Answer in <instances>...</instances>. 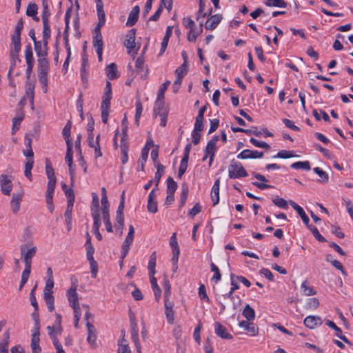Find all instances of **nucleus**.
Listing matches in <instances>:
<instances>
[{"instance_id": "412c9836", "label": "nucleus", "mask_w": 353, "mask_h": 353, "mask_svg": "<svg viewBox=\"0 0 353 353\" xmlns=\"http://www.w3.org/2000/svg\"><path fill=\"white\" fill-rule=\"evenodd\" d=\"M219 185L220 179H217L211 190V199L213 203V206H215L219 202Z\"/></svg>"}, {"instance_id": "a18cd8bd", "label": "nucleus", "mask_w": 353, "mask_h": 353, "mask_svg": "<svg viewBox=\"0 0 353 353\" xmlns=\"http://www.w3.org/2000/svg\"><path fill=\"white\" fill-rule=\"evenodd\" d=\"M188 187L185 183H183L181 186V199H180V205L179 208H182L186 202L188 195Z\"/></svg>"}, {"instance_id": "f8f14e48", "label": "nucleus", "mask_w": 353, "mask_h": 353, "mask_svg": "<svg viewBox=\"0 0 353 353\" xmlns=\"http://www.w3.org/2000/svg\"><path fill=\"white\" fill-rule=\"evenodd\" d=\"M214 332L216 334L224 339H232V336L228 332L225 327L222 325L220 323L216 322L214 323Z\"/></svg>"}, {"instance_id": "864d4df0", "label": "nucleus", "mask_w": 353, "mask_h": 353, "mask_svg": "<svg viewBox=\"0 0 353 353\" xmlns=\"http://www.w3.org/2000/svg\"><path fill=\"white\" fill-rule=\"evenodd\" d=\"M313 171L316 174H318L319 176L321 179V180H320L321 182L327 183L328 181V180H329L328 174L325 171H323L322 169H321L319 167H316L313 169Z\"/></svg>"}, {"instance_id": "a878e982", "label": "nucleus", "mask_w": 353, "mask_h": 353, "mask_svg": "<svg viewBox=\"0 0 353 353\" xmlns=\"http://www.w3.org/2000/svg\"><path fill=\"white\" fill-rule=\"evenodd\" d=\"M3 339L0 342V353H8V344L10 341V332L6 331L3 334Z\"/></svg>"}, {"instance_id": "79ce46f5", "label": "nucleus", "mask_w": 353, "mask_h": 353, "mask_svg": "<svg viewBox=\"0 0 353 353\" xmlns=\"http://www.w3.org/2000/svg\"><path fill=\"white\" fill-rule=\"evenodd\" d=\"M93 223V232L96 236V238L101 241L102 239V236L99 232V228L101 226V218H92Z\"/></svg>"}, {"instance_id": "a211bd4d", "label": "nucleus", "mask_w": 353, "mask_h": 353, "mask_svg": "<svg viewBox=\"0 0 353 353\" xmlns=\"http://www.w3.org/2000/svg\"><path fill=\"white\" fill-rule=\"evenodd\" d=\"M239 325L246 330L251 336H256L259 334V328L253 323L242 321L239 323Z\"/></svg>"}, {"instance_id": "49530a36", "label": "nucleus", "mask_w": 353, "mask_h": 353, "mask_svg": "<svg viewBox=\"0 0 353 353\" xmlns=\"http://www.w3.org/2000/svg\"><path fill=\"white\" fill-rule=\"evenodd\" d=\"M150 283L152 288L154 290V295L157 298L160 297L161 294V290L157 284V279L154 277V275H150Z\"/></svg>"}, {"instance_id": "f03ea898", "label": "nucleus", "mask_w": 353, "mask_h": 353, "mask_svg": "<svg viewBox=\"0 0 353 353\" xmlns=\"http://www.w3.org/2000/svg\"><path fill=\"white\" fill-rule=\"evenodd\" d=\"M49 62L47 59H38V78L41 83L46 85Z\"/></svg>"}, {"instance_id": "4d7b16f0", "label": "nucleus", "mask_w": 353, "mask_h": 353, "mask_svg": "<svg viewBox=\"0 0 353 353\" xmlns=\"http://www.w3.org/2000/svg\"><path fill=\"white\" fill-rule=\"evenodd\" d=\"M46 172L48 180L56 179L54 168L48 160L46 161Z\"/></svg>"}, {"instance_id": "0e129e2a", "label": "nucleus", "mask_w": 353, "mask_h": 353, "mask_svg": "<svg viewBox=\"0 0 353 353\" xmlns=\"http://www.w3.org/2000/svg\"><path fill=\"white\" fill-rule=\"evenodd\" d=\"M272 202L280 208L287 209L288 208L287 201L283 198L277 196L272 200Z\"/></svg>"}, {"instance_id": "58836bf2", "label": "nucleus", "mask_w": 353, "mask_h": 353, "mask_svg": "<svg viewBox=\"0 0 353 353\" xmlns=\"http://www.w3.org/2000/svg\"><path fill=\"white\" fill-rule=\"evenodd\" d=\"M56 179L48 180L46 191V197H48V201H50L51 198H53V194L56 187Z\"/></svg>"}, {"instance_id": "f257e3e1", "label": "nucleus", "mask_w": 353, "mask_h": 353, "mask_svg": "<svg viewBox=\"0 0 353 353\" xmlns=\"http://www.w3.org/2000/svg\"><path fill=\"white\" fill-rule=\"evenodd\" d=\"M248 172L244 169L242 164L239 161L234 160L231 161V163L228 169V176L230 179H239L247 176Z\"/></svg>"}, {"instance_id": "6ab92c4d", "label": "nucleus", "mask_w": 353, "mask_h": 353, "mask_svg": "<svg viewBox=\"0 0 353 353\" xmlns=\"http://www.w3.org/2000/svg\"><path fill=\"white\" fill-rule=\"evenodd\" d=\"M34 44V50L38 57V59H46V57L48 55V45L42 46L41 41H35Z\"/></svg>"}, {"instance_id": "bb28decb", "label": "nucleus", "mask_w": 353, "mask_h": 353, "mask_svg": "<svg viewBox=\"0 0 353 353\" xmlns=\"http://www.w3.org/2000/svg\"><path fill=\"white\" fill-rule=\"evenodd\" d=\"M203 32V24H200V28L197 30L195 27L190 29L187 39L190 42H195L197 37Z\"/></svg>"}, {"instance_id": "8fccbe9b", "label": "nucleus", "mask_w": 353, "mask_h": 353, "mask_svg": "<svg viewBox=\"0 0 353 353\" xmlns=\"http://www.w3.org/2000/svg\"><path fill=\"white\" fill-rule=\"evenodd\" d=\"M265 4L270 7L285 8L287 6L284 0H265Z\"/></svg>"}, {"instance_id": "de8ad7c7", "label": "nucleus", "mask_w": 353, "mask_h": 353, "mask_svg": "<svg viewBox=\"0 0 353 353\" xmlns=\"http://www.w3.org/2000/svg\"><path fill=\"white\" fill-rule=\"evenodd\" d=\"M156 266V252H154L150 256L148 262L149 275H154Z\"/></svg>"}, {"instance_id": "473e14b6", "label": "nucleus", "mask_w": 353, "mask_h": 353, "mask_svg": "<svg viewBox=\"0 0 353 353\" xmlns=\"http://www.w3.org/2000/svg\"><path fill=\"white\" fill-rule=\"evenodd\" d=\"M86 327H87L88 332L87 341L89 343L93 344V343H94L95 340H96V335L94 334L95 333V327L90 322L86 323Z\"/></svg>"}, {"instance_id": "a19ab883", "label": "nucleus", "mask_w": 353, "mask_h": 353, "mask_svg": "<svg viewBox=\"0 0 353 353\" xmlns=\"http://www.w3.org/2000/svg\"><path fill=\"white\" fill-rule=\"evenodd\" d=\"M290 167L295 170L303 169L307 171L311 169L310 163L307 161L295 162L292 163Z\"/></svg>"}, {"instance_id": "c85d7f7f", "label": "nucleus", "mask_w": 353, "mask_h": 353, "mask_svg": "<svg viewBox=\"0 0 353 353\" xmlns=\"http://www.w3.org/2000/svg\"><path fill=\"white\" fill-rule=\"evenodd\" d=\"M172 28L171 26H168L167 28L165 34L161 44V50L159 54V56L162 55L163 53L165 52V49L167 48L168 41L172 34Z\"/></svg>"}, {"instance_id": "393cba45", "label": "nucleus", "mask_w": 353, "mask_h": 353, "mask_svg": "<svg viewBox=\"0 0 353 353\" xmlns=\"http://www.w3.org/2000/svg\"><path fill=\"white\" fill-rule=\"evenodd\" d=\"M120 149H121V161H122L123 164H125V163H127V161L128 160V141H126L125 139H121Z\"/></svg>"}, {"instance_id": "37998d69", "label": "nucleus", "mask_w": 353, "mask_h": 353, "mask_svg": "<svg viewBox=\"0 0 353 353\" xmlns=\"http://www.w3.org/2000/svg\"><path fill=\"white\" fill-rule=\"evenodd\" d=\"M301 288L305 296H312L316 294V291L312 287L309 285L307 281L302 283Z\"/></svg>"}, {"instance_id": "9d476101", "label": "nucleus", "mask_w": 353, "mask_h": 353, "mask_svg": "<svg viewBox=\"0 0 353 353\" xmlns=\"http://www.w3.org/2000/svg\"><path fill=\"white\" fill-rule=\"evenodd\" d=\"M304 325L309 329H315L323 323L321 318L319 316H308L303 321Z\"/></svg>"}, {"instance_id": "423d86ee", "label": "nucleus", "mask_w": 353, "mask_h": 353, "mask_svg": "<svg viewBox=\"0 0 353 353\" xmlns=\"http://www.w3.org/2000/svg\"><path fill=\"white\" fill-rule=\"evenodd\" d=\"M263 157V152L257 150H251L249 149L243 150L237 156L239 159H261Z\"/></svg>"}, {"instance_id": "6e6552de", "label": "nucleus", "mask_w": 353, "mask_h": 353, "mask_svg": "<svg viewBox=\"0 0 353 353\" xmlns=\"http://www.w3.org/2000/svg\"><path fill=\"white\" fill-rule=\"evenodd\" d=\"M23 194V191L21 190L19 192L12 194V197L10 201V207L14 214H17L20 209V203L22 201Z\"/></svg>"}, {"instance_id": "4c0bfd02", "label": "nucleus", "mask_w": 353, "mask_h": 353, "mask_svg": "<svg viewBox=\"0 0 353 353\" xmlns=\"http://www.w3.org/2000/svg\"><path fill=\"white\" fill-rule=\"evenodd\" d=\"M26 94L30 99V102L32 105L34 103V85L28 82L26 87Z\"/></svg>"}, {"instance_id": "3c124183", "label": "nucleus", "mask_w": 353, "mask_h": 353, "mask_svg": "<svg viewBox=\"0 0 353 353\" xmlns=\"http://www.w3.org/2000/svg\"><path fill=\"white\" fill-rule=\"evenodd\" d=\"M307 227L312 232L314 238L316 240H318L319 242H326L327 241V240L319 233L318 229L315 226L311 225L308 223V225H307Z\"/></svg>"}, {"instance_id": "5fc2aeb1", "label": "nucleus", "mask_w": 353, "mask_h": 353, "mask_svg": "<svg viewBox=\"0 0 353 353\" xmlns=\"http://www.w3.org/2000/svg\"><path fill=\"white\" fill-rule=\"evenodd\" d=\"M294 157H296V155H294L292 151L283 150H280L273 158L289 159Z\"/></svg>"}, {"instance_id": "9b49d317", "label": "nucleus", "mask_w": 353, "mask_h": 353, "mask_svg": "<svg viewBox=\"0 0 353 353\" xmlns=\"http://www.w3.org/2000/svg\"><path fill=\"white\" fill-rule=\"evenodd\" d=\"M39 327H34V331L32 334L31 347L32 353H41V348L39 346Z\"/></svg>"}, {"instance_id": "4be33fe9", "label": "nucleus", "mask_w": 353, "mask_h": 353, "mask_svg": "<svg viewBox=\"0 0 353 353\" xmlns=\"http://www.w3.org/2000/svg\"><path fill=\"white\" fill-rule=\"evenodd\" d=\"M290 204L296 211V212L299 214V215L301 218L303 222L306 225H308V223L310 222V219H309L308 216L306 215V214L304 212L303 209L301 206H299L297 203L294 202L293 201H290Z\"/></svg>"}, {"instance_id": "aec40b11", "label": "nucleus", "mask_w": 353, "mask_h": 353, "mask_svg": "<svg viewBox=\"0 0 353 353\" xmlns=\"http://www.w3.org/2000/svg\"><path fill=\"white\" fill-rule=\"evenodd\" d=\"M325 324L334 329L336 332V336L339 337L340 339H341L343 341H344L345 343L351 345V342L347 339V337L342 334V330L340 327H339L333 321L330 320H327L325 321Z\"/></svg>"}, {"instance_id": "4468645a", "label": "nucleus", "mask_w": 353, "mask_h": 353, "mask_svg": "<svg viewBox=\"0 0 353 353\" xmlns=\"http://www.w3.org/2000/svg\"><path fill=\"white\" fill-rule=\"evenodd\" d=\"M92 201L90 205L92 218H100L99 199L96 193H92Z\"/></svg>"}, {"instance_id": "5701e85b", "label": "nucleus", "mask_w": 353, "mask_h": 353, "mask_svg": "<svg viewBox=\"0 0 353 353\" xmlns=\"http://www.w3.org/2000/svg\"><path fill=\"white\" fill-rule=\"evenodd\" d=\"M163 98L157 97L154 106V114L157 117L159 114L166 112Z\"/></svg>"}, {"instance_id": "c756f323", "label": "nucleus", "mask_w": 353, "mask_h": 353, "mask_svg": "<svg viewBox=\"0 0 353 353\" xmlns=\"http://www.w3.org/2000/svg\"><path fill=\"white\" fill-rule=\"evenodd\" d=\"M51 36V30L49 21H43V43L44 46L48 45V40Z\"/></svg>"}, {"instance_id": "338daca9", "label": "nucleus", "mask_w": 353, "mask_h": 353, "mask_svg": "<svg viewBox=\"0 0 353 353\" xmlns=\"http://www.w3.org/2000/svg\"><path fill=\"white\" fill-rule=\"evenodd\" d=\"M319 301L316 298H310L307 300L306 308L316 310L319 306Z\"/></svg>"}, {"instance_id": "39448f33", "label": "nucleus", "mask_w": 353, "mask_h": 353, "mask_svg": "<svg viewBox=\"0 0 353 353\" xmlns=\"http://www.w3.org/2000/svg\"><path fill=\"white\" fill-rule=\"evenodd\" d=\"M93 46L96 49V52L98 56V59L99 61L102 60V53H103V43L102 40V35L101 32H94V36L93 37Z\"/></svg>"}, {"instance_id": "7ed1b4c3", "label": "nucleus", "mask_w": 353, "mask_h": 353, "mask_svg": "<svg viewBox=\"0 0 353 353\" xmlns=\"http://www.w3.org/2000/svg\"><path fill=\"white\" fill-rule=\"evenodd\" d=\"M134 229L133 225H130L129 226V232L125 237L123 245L121 246V259H123L126 255L128 254L130 246L132 243L133 239H134ZM123 264V260L121 261V265Z\"/></svg>"}, {"instance_id": "20e7f679", "label": "nucleus", "mask_w": 353, "mask_h": 353, "mask_svg": "<svg viewBox=\"0 0 353 353\" xmlns=\"http://www.w3.org/2000/svg\"><path fill=\"white\" fill-rule=\"evenodd\" d=\"M12 176L2 174L0 175L1 191L4 195H10L12 189Z\"/></svg>"}, {"instance_id": "f704fd0d", "label": "nucleus", "mask_w": 353, "mask_h": 353, "mask_svg": "<svg viewBox=\"0 0 353 353\" xmlns=\"http://www.w3.org/2000/svg\"><path fill=\"white\" fill-rule=\"evenodd\" d=\"M70 130H71V122L69 121L66 123V125L64 126L63 129V136L65 138L66 145H72V143L70 139Z\"/></svg>"}, {"instance_id": "7c9ffc66", "label": "nucleus", "mask_w": 353, "mask_h": 353, "mask_svg": "<svg viewBox=\"0 0 353 353\" xmlns=\"http://www.w3.org/2000/svg\"><path fill=\"white\" fill-rule=\"evenodd\" d=\"M117 66L114 63H112L106 67V75L110 80L115 79L118 77L117 74Z\"/></svg>"}, {"instance_id": "e2e57ef3", "label": "nucleus", "mask_w": 353, "mask_h": 353, "mask_svg": "<svg viewBox=\"0 0 353 353\" xmlns=\"http://www.w3.org/2000/svg\"><path fill=\"white\" fill-rule=\"evenodd\" d=\"M54 281L47 280L46 286L44 288L43 296H52L53 291L52 289L54 288Z\"/></svg>"}, {"instance_id": "774afa93", "label": "nucleus", "mask_w": 353, "mask_h": 353, "mask_svg": "<svg viewBox=\"0 0 353 353\" xmlns=\"http://www.w3.org/2000/svg\"><path fill=\"white\" fill-rule=\"evenodd\" d=\"M125 340L123 339L119 343V347L117 350V353H131L130 349L127 344H125L124 342Z\"/></svg>"}, {"instance_id": "f3484780", "label": "nucleus", "mask_w": 353, "mask_h": 353, "mask_svg": "<svg viewBox=\"0 0 353 353\" xmlns=\"http://www.w3.org/2000/svg\"><path fill=\"white\" fill-rule=\"evenodd\" d=\"M222 20V16L216 14L212 15L211 17L205 22V27L207 30H212L216 28Z\"/></svg>"}, {"instance_id": "1a4fd4ad", "label": "nucleus", "mask_w": 353, "mask_h": 353, "mask_svg": "<svg viewBox=\"0 0 353 353\" xmlns=\"http://www.w3.org/2000/svg\"><path fill=\"white\" fill-rule=\"evenodd\" d=\"M170 245L172 250V262H178L180 249L176 240V233H173L170 237Z\"/></svg>"}, {"instance_id": "603ef678", "label": "nucleus", "mask_w": 353, "mask_h": 353, "mask_svg": "<svg viewBox=\"0 0 353 353\" xmlns=\"http://www.w3.org/2000/svg\"><path fill=\"white\" fill-rule=\"evenodd\" d=\"M43 11L41 14L42 21H49V17L50 16V11L48 8V0L42 1Z\"/></svg>"}, {"instance_id": "2eb2a0df", "label": "nucleus", "mask_w": 353, "mask_h": 353, "mask_svg": "<svg viewBox=\"0 0 353 353\" xmlns=\"http://www.w3.org/2000/svg\"><path fill=\"white\" fill-rule=\"evenodd\" d=\"M216 150V145L210 143L208 142V144L205 148V155L203 157V161H205V159L209 157V165L211 166L212 163L214 160V154Z\"/></svg>"}, {"instance_id": "72a5a7b5", "label": "nucleus", "mask_w": 353, "mask_h": 353, "mask_svg": "<svg viewBox=\"0 0 353 353\" xmlns=\"http://www.w3.org/2000/svg\"><path fill=\"white\" fill-rule=\"evenodd\" d=\"M242 314L247 319L248 321H253L255 318V312L249 304H247L245 305L243 310Z\"/></svg>"}, {"instance_id": "ea45409f", "label": "nucleus", "mask_w": 353, "mask_h": 353, "mask_svg": "<svg viewBox=\"0 0 353 353\" xmlns=\"http://www.w3.org/2000/svg\"><path fill=\"white\" fill-rule=\"evenodd\" d=\"M155 167L157 168V172L154 176V182L156 187H158L161 178L164 174L165 167L161 163H157V166Z\"/></svg>"}, {"instance_id": "2f4dec72", "label": "nucleus", "mask_w": 353, "mask_h": 353, "mask_svg": "<svg viewBox=\"0 0 353 353\" xmlns=\"http://www.w3.org/2000/svg\"><path fill=\"white\" fill-rule=\"evenodd\" d=\"M101 212H102L103 220L104 224L106 228V230L108 232H112L113 230H112V223H111L110 219L109 209L105 208L104 210L101 211Z\"/></svg>"}, {"instance_id": "680f3d73", "label": "nucleus", "mask_w": 353, "mask_h": 353, "mask_svg": "<svg viewBox=\"0 0 353 353\" xmlns=\"http://www.w3.org/2000/svg\"><path fill=\"white\" fill-rule=\"evenodd\" d=\"M23 118L24 115L22 114L21 116L12 119V134L15 133L19 129L21 122L23 121Z\"/></svg>"}, {"instance_id": "c03bdc74", "label": "nucleus", "mask_w": 353, "mask_h": 353, "mask_svg": "<svg viewBox=\"0 0 353 353\" xmlns=\"http://www.w3.org/2000/svg\"><path fill=\"white\" fill-rule=\"evenodd\" d=\"M11 41L13 46L11 50H21V34L14 33L11 36Z\"/></svg>"}, {"instance_id": "052dcab7", "label": "nucleus", "mask_w": 353, "mask_h": 353, "mask_svg": "<svg viewBox=\"0 0 353 353\" xmlns=\"http://www.w3.org/2000/svg\"><path fill=\"white\" fill-rule=\"evenodd\" d=\"M143 111L142 103L140 99L137 100L136 101V114H135V122L137 125H139V119L141 116V113Z\"/></svg>"}, {"instance_id": "ddd939ff", "label": "nucleus", "mask_w": 353, "mask_h": 353, "mask_svg": "<svg viewBox=\"0 0 353 353\" xmlns=\"http://www.w3.org/2000/svg\"><path fill=\"white\" fill-rule=\"evenodd\" d=\"M76 291L77 285L74 284L67 291L68 300L71 307L79 305L78 294Z\"/></svg>"}, {"instance_id": "e433bc0d", "label": "nucleus", "mask_w": 353, "mask_h": 353, "mask_svg": "<svg viewBox=\"0 0 353 353\" xmlns=\"http://www.w3.org/2000/svg\"><path fill=\"white\" fill-rule=\"evenodd\" d=\"M25 58L27 65H34V59L33 57L32 49L30 44H28L26 46Z\"/></svg>"}, {"instance_id": "b1692460", "label": "nucleus", "mask_w": 353, "mask_h": 353, "mask_svg": "<svg viewBox=\"0 0 353 353\" xmlns=\"http://www.w3.org/2000/svg\"><path fill=\"white\" fill-rule=\"evenodd\" d=\"M19 52H20V50H17V51H15V50H10V70H9L8 74V77H10L11 75L13 70L14 69L16 64H17V61H18L19 62L21 61V59H19Z\"/></svg>"}, {"instance_id": "cd10ccee", "label": "nucleus", "mask_w": 353, "mask_h": 353, "mask_svg": "<svg viewBox=\"0 0 353 353\" xmlns=\"http://www.w3.org/2000/svg\"><path fill=\"white\" fill-rule=\"evenodd\" d=\"M36 252L37 248L32 247L24 254L23 261L25 263V267H29L31 268L32 259L35 255Z\"/></svg>"}, {"instance_id": "6e6d98bb", "label": "nucleus", "mask_w": 353, "mask_h": 353, "mask_svg": "<svg viewBox=\"0 0 353 353\" xmlns=\"http://www.w3.org/2000/svg\"><path fill=\"white\" fill-rule=\"evenodd\" d=\"M38 6L34 3H30L26 9V15L34 17L37 14Z\"/></svg>"}, {"instance_id": "dca6fc26", "label": "nucleus", "mask_w": 353, "mask_h": 353, "mask_svg": "<svg viewBox=\"0 0 353 353\" xmlns=\"http://www.w3.org/2000/svg\"><path fill=\"white\" fill-rule=\"evenodd\" d=\"M140 12V8L139 6H135L132 10L130 11L128 20L126 22V26L128 27L133 26L139 19V14Z\"/></svg>"}, {"instance_id": "13d9d810", "label": "nucleus", "mask_w": 353, "mask_h": 353, "mask_svg": "<svg viewBox=\"0 0 353 353\" xmlns=\"http://www.w3.org/2000/svg\"><path fill=\"white\" fill-rule=\"evenodd\" d=\"M97 4V11L98 19H105V14L103 10V4L101 0H95Z\"/></svg>"}, {"instance_id": "c9c22d12", "label": "nucleus", "mask_w": 353, "mask_h": 353, "mask_svg": "<svg viewBox=\"0 0 353 353\" xmlns=\"http://www.w3.org/2000/svg\"><path fill=\"white\" fill-rule=\"evenodd\" d=\"M149 154V148L147 146H144V148L142 149L141 151V159L139 160V168H140L141 170H144V165L146 162Z\"/></svg>"}, {"instance_id": "69168bd1", "label": "nucleus", "mask_w": 353, "mask_h": 353, "mask_svg": "<svg viewBox=\"0 0 353 353\" xmlns=\"http://www.w3.org/2000/svg\"><path fill=\"white\" fill-rule=\"evenodd\" d=\"M73 150H72V145H67V152L66 155L65 157V162L68 163V165H72L73 164Z\"/></svg>"}, {"instance_id": "09e8293b", "label": "nucleus", "mask_w": 353, "mask_h": 353, "mask_svg": "<svg viewBox=\"0 0 353 353\" xmlns=\"http://www.w3.org/2000/svg\"><path fill=\"white\" fill-rule=\"evenodd\" d=\"M178 185L176 181L171 176H168L167 179V190L166 193L174 194L176 190Z\"/></svg>"}, {"instance_id": "bf43d9fd", "label": "nucleus", "mask_w": 353, "mask_h": 353, "mask_svg": "<svg viewBox=\"0 0 353 353\" xmlns=\"http://www.w3.org/2000/svg\"><path fill=\"white\" fill-rule=\"evenodd\" d=\"M210 268L211 271L214 273V276L212 278V280H214L216 282L219 281L221 279V274L220 273L219 269L214 263H211Z\"/></svg>"}, {"instance_id": "0eeeda50", "label": "nucleus", "mask_w": 353, "mask_h": 353, "mask_svg": "<svg viewBox=\"0 0 353 353\" xmlns=\"http://www.w3.org/2000/svg\"><path fill=\"white\" fill-rule=\"evenodd\" d=\"M135 36L136 29L134 28L131 29L126 34L124 46L128 49V52L129 54L131 52V50L136 47Z\"/></svg>"}]
</instances>
